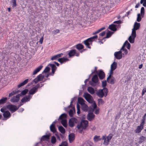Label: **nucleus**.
Returning <instances> with one entry per match:
<instances>
[{"label": "nucleus", "mask_w": 146, "mask_h": 146, "mask_svg": "<svg viewBox=\"0 0 146 146\" xmlns=\"http://www.w3.org/2000/svg\"><path fill=\"white\" fill-rule=\"evenodd\" d=\"M98 76L100 79L103 80L105 77V74L103 70H99V72L93 76L92 79V81H89V84L90 85L93 86H96L97 83L98 82Z\"/></svg>", "instance_id": "1"}, {"label": "nucleus", "mask_w": 146, "mask_h": 146, "mask_svg": "<svg viewBox=\"0 0 146 146\" xmlns=\"http://www.w3.org/2000/svg\"><path fill=\"white\" fill-rule=\"evenodd\" d=\"M108 93V89L106 88H103L102 89L99 90L96 93L97 95L100 98H102L104 96L106 97Z\"/></svg>", "instance_id": "2"}, {"label": "nucleus", "mask_w": 146, "mask_h": 146, "mask_svg": "<svg viewBox=\"0 0 146 146\" xmlns=\"http://www.w3.org/2000/svg\"><path fill=\"white\" fill-rule=\"evenodd\" d=\"M88 121L86 120H82L80 124H78L77 127L78 129L80 128L83 129H85L88 126Z\"/></svg>", "instance_id": "3"}, {"label": "nucleus", "mask_w": 146, "mask_h": 146, "mask_svg": "<svg viewBox=\"0 0 146 146\" xmlns=\"http://www.w3.org/2000/svg\"><path fill=\"white\" fill-rule=\"evenodd\" d=\"M84 97L85 99L89 103H92L93 102V100L92 96L89 94L87 92H85L84 93Z\"/></svg>", "instance_id": "4"}, {"label": "nucleus", "mask_w": 146, "mask_h": 146, "mask_svg": "<svg viewBox=\"0 0 146 146\" xmlns=\"http://www.w3.org/2000/svg\"><path fill=\"white\" fill-rule=\"evenodd\" d=\"M7 108L11 113L14 112L17 110V107L16 106L11 104L7 105Z\"/></svg>", "instance_id": "5"}, {"label": "nucleus", "mask_w": 146, "mask_h": 146, "mask_svg": "<svg viewBox=\"0 0 146 146\" xmlns=\"http://www.w3.org/2000/svg\"><path fill=\"white\" fill-rule=\"evenodd\" d=\"M3 117L4 118L3 119V120H6L9 118L11 115L10 112L8 110L4 112V113H3Z\"/></svg>", "instance_id": "6"}, {"label": "nucleus", "mask_w": 146, "mask_h": 146, "mask_svg": "<svg viewBox=\"0 0 146 146\" xmlns=\"http://www.w3.org/2000/svg\"><path fill=\"white\" fill-rule=\"evenodd\" d=\"M77 119L75 117H73L70 119L68 122L69 126L70 127H73L74 125V123H76Z\"/></svg>", "instance_id": "7"}, {"label": "nucleus", "mask_w": 146, "mask_h": 146, "mask_svg": "<svg viewBox=\"0 0 146 146\" xmlns=\"http://www.w3.org/2000/svg\"><path fill=\"white\" fill-rule=\"evenodd\" d=\"M58 121L57 120H56L54 121L50 125V131L53 133H56V129L55 127V124Z\"/></svg>", "instance_id": "8"}, {"label": "nucleus", "mask_w": 146, "mask_h": 146, "mask_svg": "<svg viewBox=\"0 0 146 146\" xmlns=\"http://www.w3.org/2000/svg\"><path fill=\"white\" fill-rule=\"evenodd\" d=\"M114 55L116 58L119 60L122 58V52L120 50L118 52H115L114 53Z\"/></svg>", "instance_id": "9"}, {"label": "nucleus", "mask_w": 146, "mask_h": 146, "mask_svg": "<svg viewBox=\"0 0 146 146\" xmlns=\"http://www.w3.org/2000/svg\"><path fill=\"white\" fill-rule=\"evenodd\" d=\"M95 115L92 112H89L87 115V119L90 121L92 120L94 118Z\"/></svg>", "instance_id": "10"}, {"label": "nucleus", "mask_w": 146, "mask_h": 146, "mask_svg": "<svg viewBox=\"0 0 146 146\" xmlns=\"http://www.w3.org/2000/svg\"><path fill=\"white\" fill-rule=\"evenodd\" d=\"M19 94L17 95L15 97L14 96L11 99L10 101L12 102L15 103L18 102L19 100Z\"/></svg>", "instance_id": "11"}, {"label": "nucleus", "mask_w": 146, "mask_h": 146, "mask_svg": "<svg viewBox=\"0 0 146 146\" xmlns=\"http://www.w3.org/2000/svg\"><path fill=\"white\" fill-rule=\"evenodd\" d=\"M76 50L75 49H72L68 51V54L69 56V57L70 58L74 56L76 54Z\"/></svg>", "instance_id": "12"}, {"label": "nucleus", "mask_w": 146, "mask_h": 146, "mask_svg": "<svg viewBox=\"0 0 146 146\" xmlns=\"http://www.w3.org/2000/svg\"><path fill=\"white\" fill-rule=\"evenodd\" d=\"M30 97L31 96L30 95L25 96L21 100V102L22 103H25L29 101L31 99Z\"/></svg>", "instance_id": "13"}, {"label": "nucleus", "mask_w": 146, "mask_h": 146, "mask_svg": "<svg viewBox=\"0 0 146 146\" xmlns=\"http://www.w3.org/2000/svg\"><path fill=\"white\" fill-rule=\"evenodd\" d=\"M117 25L114 24H112L109 26L108 28L111 30L115 32L117 30Z\"/></svg>", "instance_id": "14"}, {"label": "nucleus", "mask_w": 146, "mask_h": 146, "mask_svg": "<svg viewBox=\"0 0 146 146\" xmlns=\"http://www.w3.org/2000/svg\"><path fill=\"white\" fill-rule=\"evenodd\" d=\"M69 60V59L65 58L64 57H62L60 58H58V61L60 62L61 64H62L63 63H64L68 61Z\"/></svg>", "instance_id": "15"}, {"label": "nucleus", "mask_w": 146, "mask_h": 146, "mask_svg": "<svg viewBox=\"0 0 146 146\" xmlns=\"http://www.w3.org/2000/svg\"><path fill=\"white\" fill-rule=\"evenodd\" d=\"M75 135L73 133H72L68 135V139L70 142L71 143L75 139Z\"/></svg>", "instance_id": "16"}, {"label": "nucleus", "mask_w": 146, "mask_h": 146, "mask_svg": "<svg viewBox=\"0 0 146 146\" xmlns=\"http://www.w3.org/2000/svg\"><path fill=\"white\" fill-rule=\"evenodd\" d=\"M76 99V98L74 97L73 98H72L71 99V102L70 103V104L69 106H68V107H65L64 108V110L65 111H68V109L69 108H70V107H72L73 106V105L72 104V103H73V101L75 99Z\"/></svg>", "instance_id": "17"}, {"label": "nucleus", "mask_w": 146, "mask_h": 146, "mask_svg": "<svg viewBox=\"0 0 146 146\" xmlns=\"http://www.w3.org/2000/svg\"><path fill=\"white\" fill-rule=\"evenodd\" d=\"M43 66L42 65H40L38 67L36 68L33 72V75H35L37 74L38 72H39L40 70L42 68Z\"/></svg>", "instance_id": "18"}, {"label": "nucleus", "mask_w": 146, "mask_h": 146, "mask_svg": "<svg viewBox=\"0 0 146 146\" xmlns=\"http://www.w3.org/2000/svg\"><path fill=\"white\" fill-rule=\"evenodd\" d=\"M102 139L104 140L103 144L106 145H107L109 144V141H108V139L106 137V135H104L102 136Z\"/></svg>", "instance_id": "19"}, {"label": "nucleus", "mask_w": 146, "mask_h": 146, "mask_svg": "<svg viewBox=\"0 0 146 146\" xmlns=\"http://www.w3.org/2000/svg\"><path fill=\"white\" fill-rule=\"evenodd\" d=\"M72 109L70 110L68 112L69 115L70 117H73L74 115V113L75 112L74 107L72 106Z\"/></svg>", "instance_id": "20"}, {"label": "nucleus", "mask_w": 146, "mask_h": 146, "mask_svg": "<svg viewBox=\"0 0 146 146\" xmlns=\"http://www.w3.org/2000/svg\"><path fill=\"white\" fill-rule=\"evenodd\" d=\"M89 42H90L88 39L84 40L83 43H84L86 45V47L89 49L91 48V47L90 46Z\"/></svg>", "instance_id": "21"}, {"label": "nucleus", "mask_w": 146, "mask_h": 146, "mask_svg": "<svg viewBox=\"0 0 146 146\" xmlns=\"http://www.w3.org/2000/svg\"><path fill=\"white\" fill-rule=\"evenodd\" d=\"M50 135H46L43 136L41 139V141H44L48 140L49 139Z\"/></svg>", "instance_id": "22"}, {"label": "nucleus", "mask_w": 146, "mask_h": 146, "mask_svg": "<svg viewBox=\"0 0 146 146\" xmlns=\"http://www.w3.org/2000/svg\"><path fill=\"white\" fill-rule=\"evenodd\" d=\"M37 91L36 88L35 87H33L32 89L30 90L29 91V95H33Z\"/></svg>", "instance_id": "23"}, {"label": "nucleus", "mask_w": 146, "mask_h": 146, "mask_svg": "<svg viewBox=\"0 0 146 146\" xmlns=\"http://www.w3.org/2000/svg\"><path fill=\"white\" fill-rule=\"evenodd\" d=\"M81 109L84 111H87L88 109V107L87 105L85 104L81 105Z\"/></svg>", "instance_id": "24"}, {"label": "nucleus", "mask_w": 146, "mask_h": 146, "mask_svg": "<svg viewBox=\"0 0 146 146\" xmlns=\"http://www.w3.org/2000/svg\"><path fill=\"white\" fill-rule=\"evenodd\" d=\"M140 26V23L135 22L134 23V27L133 29L136 30H137L139 28Z\"/></svg>", "instance_id": "25"}, {"label": "nucleus", "mask_w": 146, "mask_h": 146, "mask_svg": "<svg viewBox=\"0 0 146 146\" xmlns=\"http://www.w3.org/2000/svg\"><path fill=\"white\" fill-rule=\"evenodd\" d=\"M139 144H141L145 140H146V137H145L143 135L141 136L139 138Z\"/></svg>", "instance_id": "26"}, {"label": "nucleus", "mask_w": 146, "mask_h": 146, "mask_svg": "<svg viewBox=\"0 0 146 146\" xmlns=\"http://www.w3.org/2000/svg\"><path fill=\"white\" fill-rule=\"evenodd\" d=\"M29 80L28 79H27L25 80L24 81L20 83L18 85V88H20L21 87L23 86L26 84L28 82Z\"/></svg>", "instance_id": "27"}, {"label": "nucleus", "mask_w": 146, "mask_h": 146, "mask_svg": "<svg viewBox=\"0 0 146 146\" xmlns=\"http://www.w3.org/2000/svg\"><path fill=\"white\" fill-rule=\"evenodd\" d=\"M76 48L80 50L84 48V46L81 44L79 43L76 45Z\"/></svg>", "instance_id": "28"}, {"label": "nucleus", "mask_w": 146, "mask_h": 146, "mask_svg": "<svg viewBox=\"0 0 146 146\" xmlns=\"http://www.w3.org/2000/svg\"><path fill=\"white\" fill-rule=\"evenodd\" d=\"M88 91L91 94H93L95 93V90L94 88L91 87H88L87 89Z\"/></svg>", "instance_id": "29"}, {"label": "nucleus", "mask_w": 146, "mask_h": 146, "mask_svg": "<svg viewBox=\"0 0 146 146\" xmlns=\"http://www.w3.org/2000/svg\"><path fill=\"white\" fill-rule=\"evenodd\" d=\"M107 81L108 83L111 84H113L115 83V80L114 78L112 76L111 79L107 80Z\"/></svg>", "instance_id": "30"}, {"label": "nucleus", "mask_w": 146, "mask_h": 146, "mask_svg": "<svg viewBox=\"0 0 146 146\" xmlns=\"http://www.w3.org/2000/svg\"><path fill=\"white\" fill-rule=\"evenodd\" d=\"M7 99V97H3L0 100V105L5 103Z\"/></svg>", "instance_id": "31"}, {"label": "nucleus", "mask_w": 146, "mask_h": 146, "mask_svg": "<svg viewBox=\"0 0 146 146\" xmlns=\"http://www.w3.org/2000/svg\"><path fill=\"white\" fill-rule=\"evenodd\" d=\"M58 129L59 131L62 134H64L65 133V129L61 125L59 126L58 127Z\"/></svg>", "instance_id": "32"}, {"label": "nucleus", "mask_w": 146, "mask_h": 146, "mask_svg": "<svg viewBox=\"0 0 146 146\" xmlns=\"http://www.w3.org/2000/svg\"><path fill=\"white\" fill-rule=\"evenodd\" d=\"M78 103L81 105L84 104L85 100L81 97H79L78 99Z\"/></svg>", "instance_id": "33"}, {"label": "nucleus", "mask_w": 146, "mask_h": 146, "mask_svg": "<svg viewBox=\"0 0 146 146\" xmlns=\"http://www.w3.org/2000/svg\"><path fill=\"white\" fill-rule=\"evenodd\" d=\"M93 143L90 141H85L83 145V146H92Z\"/></svg>", "instance_id": "34"}, {"label": "nucleus", "mask_w": 146, "mask_h": 146, "mask_svg": "<svg viewBox=\"0 0 146 146\" xmlns=\"http://www.w3.org/2000/svg\"><path fill=\"white\" fill-rule=\"evenodd\" d=\"M117 67V63L116 62H114L111 65V69L114 70Z\"/></svg>", "instance_id": "35"}, {"label": "nucleus", "mask_w": 146, "mask_h": 146, "mask_svg": "<svg viewBox=\"0 0 146 146\" xmlns=\"http://www.w3.org/2000/svg\"><path fill=\"white\" fill-rule=\"evenodd\" d=\"M67 117V115L66 113L62 114L59 117L58 120H63V118L66 119Z\"/></svg>", "instance_id": "36"}, {"label": "nucleus", "mask_w": 146, "mask_h": 146, "mask_svg": "<svg viewBox=\"0 0 146 146\" xmlns=\"http://www.w3.org/2000/svg\"><path fill=\"white\" fill-rule=\"evenodd\" d=\"M113 32H112L109 30H108L106 33V36L105 37V38H110L113 34Z\"/></svg>", "instance_id": "37"}, {"label": "nucleus", "mask_w": 146, "mask_h": 146, "mask_svg": "<svg viewBox=\"0 0 146 146\" xmlns=\"http://www.w3.org/2000/svg\"><path fill=\"white\" fill-rule=\"evenodd\" d=\"M28 91L29 90L28 89H26L22 91L20 94H19L20 97L22 96H24L27 94Z\"/></svg>", "instance_id": "38"}, {"label": "nucleus", "mask_w": 146, "mask_h": 146, "mask_svg": "<svg viewBox=\"0 0 146 146\" xmlns=\"http://www.w3.org/2000/svg\"><path fill=\"white\" fill-rule=\"evenodd\" d=\"M143 129L138 126L137 127L136 129L134 131L135 133H139Z\"/></svg>", "instance_id": "39"}, {"label": "nucleus", "mask_w": 146, "mask_h": 146, "mask_svg": "<svg viewBox=\"0 0 146 146\" xmlns=\"http://www.w3.org/2000/svg\"><path fill=\"white\" fill-rule=\"evenodd\" d=\"M61 123L62 125L65 128H66L67 126V123L66 120H61Z\"/></svg>", "instance_id": "40"}, {"label": "nucleus", "mask_w": 146, "mask_h": 146, "mask_svg": "<svg viewBox=\"0 0 146 146\" xmlns=\"http://www.w3.org/2000/svg\"><path fill=\"white\" fill-rule=\"evenodd\" d=\"M92 106L93 108L92 107H90L89 108L90 111H91L92 110V111H94V109H96L97 106L95 102L92 104Z\"/></svg>", "instance_id": "41"}, {"label": "nucleus", "mask_w": 146, "mask_h": 146, "mask_svg": "<svg viewBox=\"0 0 146 146\" xmlns=\"http://www.w3.org/2000/svg\"><path fill=\"white\" fill-rule=\"evenodd\" d=\"M141 16L142 18L144 16L145 14V8L143 7H142L141 9Z\"/></svg>", "instance_id": "42"}, {"label": "nucleus", "mask_w": 146, "mask_h": 146, "mask_svg": "<svg viewBox=\"0 0 146 146\" xmlns=\"http://www.w3.org/2000/svg\"><path fill=\"white\" fill-rule=\"evenodd\" d=\"M100 136L95 135L94 136V140L95 142H98L101 140V139L100 138Z\"/></svg>", "instance_id": "43"}, {"label": "nucleus", "mask_w": 146, "mask_h": 146, "mask_svg": "<svg viewBox=\"0 0 146 146\" xmlns=\"http://www.w3.org/2000/svg\"><path fill=\"white\" fill-rule=\"evenodd\" d=\"M50 66L52 68V70H56L57 69V67L55 64H49L48 65Z\"/></svg>", "instance_id": "44"}, {"label": "nucleus", "mask_w": 146, "mask_h": 146, "mask_svg": "<svg viewBox=\"0 0 146 146\" xmlns=\"http://www.w3.org/2000/svg\"><path fill=\"white\" fill-rule=\"evenodd\" d=\"M44 77V75H42L41 74H40L38 75L36 77L38 79L40 80V81H41L43 80Z\"/></svg>", "instance_id": "45"}, {"label": "nucleus", "mask_w": 146, "mask_h": 146, "mask_svg": "<svg viewBox=\"0 0 146 146\" xmlns=\"http://www.w3.org/2000/svg\"><path fill=\"white\" fill-rule=\"evenodd\" d=\"M142 18L141 15L140 13H138L137 15V21L138 22H140Z\"/></svg>", "instance_id": "46"}, {"label": "nucleus", "mask_w": 146, "mask_h": 146, "mask_svg": "<svg viewBox=\"0 0 146 146\" xmlns=\"http://www.w3.org/2000/svg\"><path fill=\"white\" fill-rule=\"evenodd\" d=\"M136 30L132 29L131 33V36L133 37V38H135L136 37Z\"/></svg>", "instance_id": "47"}, {"label": "nucleus", "mask_w": 146, "mask_h": 146, "mask_svg": "<svg viewBox=\"0 0 146 146\" xmlns=\"http://www.w3.org/2000/svg\"><path fill=\"white\" fill-rule=\"evenodd\" d=\"M135 38H133V37L131 36L129 37L128 40L131 43H133L134 42Z\"/></svg>", "instance_id": "48"}, {"label": "nucleus", "mask_w": 146, "mask_h": 146, "mask_svg": "<svg viewBox=\"0 0 146 146\" xmlns=\"http://www.w3.org/2000/svg\"><path fill=\"white\" fill-rule=\"evenodd\" d=\"M105 29V27H103L102 28L96 31L95 32L93 33V35H95L96 34H97L100 33V32L102 31V30L104 29Z\"/></svg>", "instance_id": "49"}, {"label": "nucleus", "mask_w": 146, "mask_h": 146, "mask_svg": "<svg viewBox=\"0 0 146 146\" xmlns=\"http://www.w3.org/2000/svg\"><path fill=\"white\" fill-rule=\"evenodd\" d=\"M51 141V143L52 144H55L56 141V139L55 137L54 136H52V137Z\"/></svg>", "instance_id": "50"}, {"label": "nucleus", "mask_w": 146, "mask_h": 146, "mask_svg": "<svg viewBox=\"0 0 146 146\" xmlns=\"http://www.w3.org/2000/svg\"><path fill=\"white\" fill-rule=\"evenodd\" d=\"M50 70V68L49 67H48V66H46L45 69L42 72V73L43 74V73H47Z\"/></svg>", "instance_id": "51"}, {"label": "nucleus", "mask_w": 146, "mask_h": 146, "mask_svg": "<svg viewBox=\"0 0 146 146\" xmlns=\"http://www.w3.org/2000/svg\"><path fill=\"white\" fill-rule=\"evenodd\" d=\"M95 69L94 71H93L92 70V72L91 73V74H93L95 73L96 74L99 71V70H97V67H95L94 68Z\"/></svg>", "instance_id": "52"}, {"label": "nucleus", "mask_w": 146, "mask_h": 146, "mask_svg": "<svg viewBox=\"0 0 146 146\" xmlns=\"http://www.w3.org/2000/svg\"><path fill=\"white\" fill-rule=\"evenodd\" d=\"M11 2L13 4L12 5V7L13 8L17 6V4L16 3V0H12Z\"/></svg>", "instance_id": "53"}, {"label": "nucleus", "mask_w": 146, "mask_h": 146, "mask_svg": "<svg viewBox=\"0 0 146 146\" xmlns=\"http://www.w3.org/2000/svg\"><path fill=\"white\" fill-rule=\"evenodd\" d=\"M140 3L143 4V6L144 7H146V0H141Z\"/></svg>", "instance_id": "54"}, {"label": "nucleus", "mask_w": 146, "mask_h": 146, "mask_svg": "<svg viewBox=\"0 0 146 146\" xmlns=\"http://www.w3.org/2000/svg\"><path fill=\"white\" fill-rule=\"evenodd\" d=\"M113 136V135L112 134L110 133L109 134V135L108 136L106 137L107 139H108V141H110V140L111 139Z\"/></svg>", "instance_id": "55"}, {"label": "nucleus", "mask_w": 146, "mask_h": 146, "mask_svg": "<svg viewBox=\"0 0 146 146\" xmlns=\"http://www.w3.org/2000/svg\"><path fill=\"white\" fill-rule=\"evenodd\" d=\"M107 85V81L104 80L102 82V86L104 88H106L105 87Z\"/></svg>", "instance_id": "56"}, {"label": "nucleus", "mask_w": 146, "mask_h": 146, "mask_svg": "<svg viewBox=\"0 0 146 146\" xmlns=\"http://www.w3.org/2000/svg\"><path fill=\"white\" fill-rule=\"evenodd\" d=\"M17 93V92L15 91H13L12 92L9 94V97H11L14 95L15 94Z\"/></svg>", "instance_id": "57"}, {"label": "nucleus", "mask_w": 146, "mask_h": 146, "mask_svg": "<svg viewBox=\"0 0 146 146\" xmlns=\"http://www.w3.org/2000/svg\"><path fill=\"white\" fill-rule=\"evenodd\" d=\"M60 32V30L58 29L54 30L52 31V33L54 35H56L57 33H58Z\"/></svg>", "instance_id": "58"}, {"label": "nucleus", "mask_w": 146, "mask_h": 146, "mask_svg": "<svg viewBox=\"0 0 146 146\" xmlns=\"http://www.w3.org/2000/svg\"><path fill=\"white\" fill-rule=\"evenodd\" d=\"M59 146H68V144L66 141H63Z\"/></svg>", "instance_id": "59"}, {"label": "nucleus", "mask_w": 146, "mask_h": 146, "mask_svg": "<svg viewBox=\"0 0 146 146\" xmlns=\"http://www.w3.org/2000/svg\"><path fill=\"white\" fill-rule=\"evenodd\" d=\"M145 123V121L141 120V122L140 125L139 126H140L142 129H143L144 128V125Z\"/></svg>", "instance_id": "60"}, {"label": "nucleus", "mask_w": 146, "mask_h": 146, "mask_svg": "<svg viewBox=\"0 0 146 146\" xmlns=\"http://www.w3.org/2000/svg\"><path fill=\"white\" fill-rule=\"evenodd\" d=\"M58 57L56 55H54L52 56L51 58V60H58Z\"/></svg>", "instance_id": "61"}, {"label": "nucleus", "mask_w": 146, "mask_h": 146, "mask_svg": "<svg viewBox=\"0 0 146 146\" xmlns=\"http://www.w3.org/2000/svg\"><path fill=\"white\" fill-rule=\"evenodd\" d=\"M121 115V112H119V113L116 115L115 117V119H118L120 118Z\"/></svg>", "instance_id": "62"}, {"label": "nucleus", "mask_w": 146, "mask_h": 146, "mask_svg": "<svg viewBox=\"0 0 146 146\" xmlns=\"http://www.w3.org/2000/svg\"><path fill=\"white\" fill-rule=\"evenodd\" d=\"M39 81H40V80L38 79L37 77L34 79L33 81V82H34L35 84L37 83Z\"/></svg>", "instance_id": "63"}, {"label": "nucleus", "mask_w": 146, "mask_h": 146, "mask_svg": "<svg viewBox=\"0 0 146 146\" xmlns=\"http://www.w3.org/2000/svg\"><path fill=\"white\" fill-rule=\"evenodd\" d=\"M146 92V88H144L142 90V96H143V95Z\"/></svg>", "instance_id": "64"}]
</instances>
